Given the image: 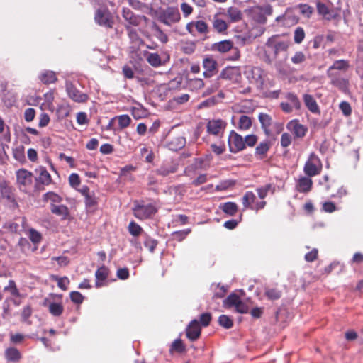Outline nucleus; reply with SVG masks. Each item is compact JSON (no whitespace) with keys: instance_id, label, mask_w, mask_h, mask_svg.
<instances>
[{"instance_id":"nucleus-1","label":"nucleus","mask_w":363,"mask_h":363,"mask_svg":"<svg viewBox=\"0 0 363 363\" xmlns=\"http://www.w3.org/2000/svg\"><path fill=\"white\" fill-rule=\"evenodd\" d=\"M289 45V40H284L280 35H275L267 40L265 44V52L268 53L269 57L274 60L280 52L287 51Z\"/></svg>"},{"instance_id":"nucleus-2","label":"nucleus","mask_w":363,"mask_h":363,"mask_svg":"<svg viewBox=\"0 0 363 363\" xmlns=\"http://www.w3.org/2000/svg\"><path fill=\"white\" fill-rule=\"evenodd\" d=\"M155 16L160 23L167 26H172L181 20V15L177 7L169 6L164 9H160L156 11Z\"/></svg>"},{"instance_id":"nucleus-3","label":"nucleus","mask_w":363,"mask_h":363,"mask_svg":"<svg viewBox=\"0 0 363 363\" xmlns=\"http://www.w3.org/2000/svg\"><path fill=\"white\" fill-rule=\"evenodd\" d=\"M234 43L230 40H224L220 42L215 43L211 45V50L220 53H225L231 51V54L228 57L229 60L236 61L240 58V50L234 47Z\"/></svg>"},{"instance_id":"nucleus-4","label":"nucleus","mask_w":363,"mask_h":363,"mask_svg":"<svg viewBox=\"0 0 363 363\" xmlns=\"http://www.w3.org/2000/svg\"><path fill=\"white\" fill-rule=\"evenodd\" d=\"M322 169L323 164L319 157L314 152L311 153L303 167L305 174L308 177H313L318 175Z\"/></svg>"},{"instance_id":"nucleus-5","label":"nucleus","mask_w":363,"mask_h":363,"mask_svg":"<svg viewBox=\"0 0 363 363\" xmlns=\"http://www.w3.org/2000/svg\"><path fill=\"white\" fill-rule=\"evenodd\" d=\"M256 196L252 191H246L242 198L244 209H250L256 212L263 209L267 202L265 201H256Z\"/></svg>"},{"instance_id":"nucleus-6","label":"nucleus","mask_w":363,"mask_h":363,"mask_svg":"<svg viewBox=\"0 0 363 363\" xmlns=\"http://www.w3.org/2000/svg\"><path fill=\"white\" fill-rule=\"evenodd\" d=\"M229 150L232 153L239 152L245 149L244 138L234 130H231L228 135Z\"/></svg>"},{"instance_id":"nucleus-7","label":"nucleus","mask_w":363,"mask_h":363,"mask_svg":"<svg viewBox=\"0 0 363 363\" xmlns=\"http://www.w3.org/2000/svg\"><path fill=\"white\" fill-rule=\"evenodd\" d=\"M202 66L204 69L203 76L206 78H211L218 72V62L211 56L206 55L202 61Z\"/></svg>"},{"instance_id":"nucleus-8","label":"nucleus","mask_w":363,"mask_h":363,"mask_svg":"<svg viewBox=\"0 0 363 363\" xmlns=\"http://www.w3.org/2000/svg\"><path fill=\"white\" fill-rule=\"evenodd\" d=\"M17 184L22 191H26L33 182V174L26 169H20L16 173Z\"/></svg>"},{"instance_id":"nucleus-9","label":"nucleus","mask_w":363,"mask_h":363,"mask_svg":"<svg viewBox=\"0 0 363 363\" xmlns=\"http://www.w3.org/2000/svg\"><path fill=\"white\" fill-rule=\"evenodd\" d=\"M65 86L69 97L75 102L83 103L87 101L88 96L79 91L71 82H66Z\"/></svg>"},{"instance_id":"nucleus-10","label":"nucleus","mask_w":363,"mask_h":363,"mask_svg":"<svg viewBox=\"0 0 363 363\" xmlns=\"http://www.w3.org/2000/svg\"><path fill=\"white\" fill-rule=\"evenodd\" d=\"M186 336L191 342L197 340L201 334V327L199 322L194 319L186 328Z\"/></svg>"},{"instance_id":"nucleus-11","label":"nucleus","mask_w":363,"mask_h":363,"mask_svg":"<svg viewBox=\"0 0 363 363\" xmlns=\"http://www.w3.org/2000/svg\"><path fill=\"white\" fill-rule=\"evenodd\" d=\"M226 125L227 123L222 119H213L207 123V132L213 135H219L224 132Z\"/></svg>"},{"instance_id":"nucleus-12","label":"nucleus","mask_w":363,"mask_h":363,"mask_svg":"<svg viewBox=\"0 0 363 363\" xmlns=\"http://www.w3.org/2000/svg\"><path fill=\"white\" fill-rule=\"evenodd\" d=\"M123 16L125 19V21L128 23V25L126 26L128 35L132 40L136 38V33L134 28H132V26H135L136 25V17L135 16L133 11L128 9L123 8Z\"/></svg>"},{"instance_id":"nucleus-13","label":"nucleus","mask_w":363,"mask_h":363,"mask_svg":"<svg viewBox=\"0 0 363 363\" xmlns=\"http://www.w3.org/2000/svg\"><path fill=\"white\" fill-rule=\"evenodd\" d=\"M286 128L291 132L294 138H303L308 131V128L305 125L299 123L298 120L289 121L286 125Z\"/></svg>"},{"instance_id":"nucleus-14","label":"nucleus","mask_w":363,"mask_h":363,"mask_svg":"<svg viewBox=\"0 0 363 363\" xmlns=\"http://www.w3.org/2000/svg\"><path fill=\"white\" fill-rule=\"evenodd\" d=\"M157 209L152 203L139 204L138 203V218L147 219L154 216Z\"/></svg>"},{"instance_id":"nucleus-15","label":"nucleus","mask_w":363,"mask_h":363,"mask_svg":"<svg viewBox=\"0 0 363 363\" xmlns=\"http://www.w3.org/2000/svg\"><path fill=\"white\" fill-rule=\"evenodd\" d=\"M43 305L48 308L49 312L54 316H60L64 311L62 302L52 301L45 298Z\"/></svg>"},{"instance_id":"nucleus-16","label":"nucleus","mask_w":363,"mask_h":363,"mask_svg":"<svg viewBox=\"0 0 363 363\" xmlns=\"http://www.w3.org/2000/svg\"><path fill=\"white\" fill-rule=\"evenodd\" d=\"M95 21L100 26L111 27V16L106 10H98L95 14Z\"/></svg>"},{"instance_id":"nucleus-17","label":"nucleus","mask_w":363,"mask_h":363,"mask_svg":"<svg viewBox=\"0 0 363 363\" xmlns=\"http://www.w3.org/2000/svg\"><path fill=\"white\" fill-rule=\"evenodd\" d=\"M258 119L264 133L266 135L269 136L272 134L270 127L273 124L272 118L267 113H260L258 116Z\"/></svg>"},{"instance_id":"nucleus-18","label":"nucleus","mask_w":363,"mask_h":363,"mask_svg":"<svg viewBox=\"0 0 363 363\" xmlns=\"http://www.w3.org/2000/svg\"><path fill=\"white\" fill-rule=\"evenodd\" d=\"M193 28H195L196 30L200 34H206L208 32L207 23L201 20L192 21L186 25V30L190 33H193Z\"/></svg>"},{"instance_id":"nucleus-19","label":"nucleus","mask_w":363,"mask_h":363,"mask_svg":"<svg viewBox=\"0 0 363 363\" xmlns=\"http://www.w3.org/2000/svg\"><path fill=\"white\" fill-rule=\"evenodd\" d=\"M313 181L311 177H301L298 179L296 184V189L301 193H308L311 191Z\"/></svg>"},{"instance_id":"nucleus-20","label":"nucleus","mask_w":363,"mask_h":363,"mask_svg":"<svg viewBox=\"0 0 363 363\" xmlns=\"http://www.w3.org/2000/svg\"><path fill=\"white\" fill-rule=\"evenodd\" d=\"M318 13L323 16L325 19L330 21L336 18V14L325 4L318 1L316 3Z\"/></svg>"},{"instance_id":"nucleus-21","label":"nucleus","mask_w":363,"mask_h":363,"mask_svg":"<svg viewBox=\"0 0 363 363\" xmlns=\"http://www.w3.org/2000/svg\"><path fill=\"white\" fill-rule=\"evenodd\" d=\"M350 67L349 61L346 60H337L328 69L327 76L332 77V74H336L333 70L337 69L341 71H347Z\"/></svg>"},{"instance_id":"nucleus-22","label":"nucleus","mask_w":363,"mask_h":363,"mask_svg":"<svg viewBox=\"0 0 363 363\" xmlns=\"http://www.w3.org/2000/svg\"><path fill=\"white\" fill-rule=\"evenodd\" d=\"M328 77L330 79V84L342 91H345L348 89V79L340 77L337 74H332V77Z\"/></svg>"},{"instance_id":"nucleus-23","label":"nucleus","mask_w":363,"mask_h":363,"mask_svg":"<svg viewBox=\"0 0 363 363\" xmlns=\"http://www.w3.org/2000/svg\"><path fill=\"white\" fill-rule=\"evenodd\" d=\"M271 147V143L268 140L260 143L255 148V156L259 160L264 159Z\"/></svg>"},{"instance_id":"nucleus-24","label":"nucleus","mask_w":363,"mask_h":363,"mask_svg":"<svg viewBox=\"0 0 363 363\" xmlns=\"http://www.w3.org/2000/svg\"><path fill=\"white\" fill-rule=\"evenodd\" d=\"M303 99L306 106L311 113H317L320 112L319 106L312 95L305 94L303 96Z\"/></svg>"},{"instance_id":"nucleus-25","label":"nucleus","mask_w":363,"mask_h":363,"mask_svg":"<svg viewBox=\"0 0 363 363\" xmlns=\"http://www.w3.org/2000/svg\"><path fill=\"white\" fill-rule=\"evenodd\" d=\"M143 56L147 62L154 67H158L162 65V60L157 53H151L147 51L144 52Z\"/></svg>"},{"instance_id":"nucleus-26","label":"nucleus","mask_w":363,"mask_h":363,"mask_svg":"<svg viewBox=\"0 0 363 363\" xmlns=\"http://www.w3.org/2000/svg\"><path fill=\"white\" fill-rule=\"evenodd\" d=\"M251 18L257 23H264L266 21V17L262 13V9L259 6L254 7L250 10Z\"/></svg>"},{"instance_id":"nucleus-27","label":"nucleus","mask_w":363,"mask_h":363,"mask_svg":"<svg viewBox=\"0 0 363 363\" xmlns=\"http://www.w3.org/2000/svg\"><path fill=\"white\" fill-rule=\"evenodd\" d=\"M169 353L173 354L174 352L179 354L186 351V346L180 338L176 339L170 345Z\"/></svg>"},{"instance_id":"nucleus-28","label":"nucleus","mask_w":363,"mask_h":363,"mask_svg":"<svg viewBox=\"0 0 363 363\" xmlns=\"http://www.w3.org/2000/svg\"><path fill=\"white\" fill-rule=\"evenodd\" d=\"M258 196L262 201H264L268 193L274 194L275 192V186L272 184H267L263 186L259 187L256 189Z\"/></svg>"},{"instance_id":"nucleus-29","label":"nucleus","mask_w":363,"mask_h":363,"mask_svg":"<svg viewBox=\"0 0 363 363\" xmlns=\"http://www.w3.org/2000/svg\"><path fill=\"white\" fill-rule=\"evenodd\" d=\"M213 28L219 33H225L228 26L225 21L220 19L216 16L213 21Z\"/></svg>"},{"instance_id":"nucleus-30","label":"nucleus","mask_w":363,"mask_h":363,"mask_svg":"<svg viewBox=\"0 0 363 363\" xmlns=\"http://www.w3.org/2000/svg\"><path fill=\"white\" fill-rule=\"evenodd\" d=\"M187 86L191 91H198L205 86L204 81L201 78L189 79L187 81Z\"/></svg>"},{"instance_id":"nucleus-31","label":"nucleus","mask_w":363,"mask_h":363,"mask_svg":"<svg viewBox=\"0 0 363 363\" xmlns=\"http://www.w3.org/2000/svg\"><path fill=\"white\" fill-rule=\"evenodd\" d=\"M227 16L231 22H238L242 19V13L239 9L232 6L228 9Z\"/></svg>"},{"instance_id":"nucleus-32","label":"nucleus","mask_w":363,"mask_h":363,"mask_svg":"<svg viewBox=\"0 0 363 363\" xmlns=\"http://www.w3.org/2000/svg\"><path fill=\"white\" fill-rule=\"evenodd\" d=\"M39 177L38 181L39 183L43 185H48L51 183L52 179L50 173L46 170L45 167H40L38 169Z\"/></svg>"},{"instance_id":"nucleus-33","label":"nucleus","mask_w":363,"mask_h":363,"mask_svg":"<svg viewBox=\"0 0 363 363\" xmlns=\"http://www.w3.org/2000/svg\"><path fill=\"white\" fill-rule=\"evenodd\" d=\"M50 211L52 213L62 216L64 219L69 215L68 208L64 205L52 204Z\"/></svg>"},{"instance_id":"nucleus-34","label":"nucleus","mask_w":363,"mask_h":363,"mask_svg":"<svg viewBox=\"0 0 363 363\" xmlns=\"http://www.w3.org/2000/svg\"><path fill=\"white\" fill-rule=\"evenodd\" d=\"M252 123V122L250 117L245 115H242L239 118L238 128L240 130H247L251 128Z\"/></svg>"},{"instance_id":"nucleus-35","label":"nucleus","mask_w":363,"mask_h":363,"mask_svg":"<svg viewBox=\"0 0 363 363\" xmlns=\"http://www.w3.org/2000/svg\"><path fill=\"white\" fill-rule=\"evenodd\" d=\"M265 296L271 301H276L281 297V291L275 288H266L264 291Z\"/></svg>"},{"instance_id":"nucleus-36","label":"nucleus","mask_w":363,"mask_h":363,"mask_svg":"<svg viewBox=\"0 0 363 363\" xmlns=\"http://www.w3.org/2000/svg\"><path fill=\"white\" fill-rule=\"evenodd\" d=\"M4 291L9 293L13 298H18L21 296L13 280L9 281L8 285L4 287Z\"/></svg>"},{"instance_id":"nucleus-37","label":"nucleus","mask_w":363,"mask_h":363,"mask_svg":"<svg viewBox=\"0 0 363 363\" xmlns=\"http://www.w3.org/2000/svg\"><path fill=\"white\" fill-rule=\"evenodd\" d=\"M222 211L229 216H235L238 212V205L234 202H226L220 207Z\"/></svg>"},{"instance_id":"nucleus-38","label":"nucleus","mask_w":363,"mask_h":363,"mask_svg":"<svg viewBox=\"0 0 363 363\" xmlns=\"http://www.w3.org/2000/svg\"><path fill=\"white\" fill-rule=\"evenodd\" d=\"M6 358L11 362H17L21 358L18 350L14 347L8 348L5 352Z\"/></svg>"},{"instance_id":"nucleus-39","label":"nucleus","mask_w":363,"mask_h":363,"mask_svg":"<svg viewBox=\"0 0 363 363\" xmlns=\"http://www.w3.org/2000/svg\"><path fill=\"white\" fill-rule=\"evenodd\" d=\"M285 98L290 102V104L296 110H300L301 103L296 94L292 92H288L285 95Z\"/></svg>"},{"instance_id":"nucleus-40","label":"nucleus","mask_w":363,"mask_h":363,"mask_svg":"<svg viewBox=\"0 0 363 363\" xmlns=\"http://www.w3.org/2000/svg\"><path fill=\"white\" fill-rule=\"evenodd\" d=\"M155 155L151 149L143 147L140 150V159L145 162L152 163L154 160Z\"/></svg>"},{"instance_id":"nucleus-41","label":"nucleus","mask_w":363,"mask_h":363,"mask_svg":"<svg viewBox=\"0 0 363 363\" xmlns=\"http://www.w3.org/2000/svg\"><path fill=\"white\" fill-rule=\"evenodd\" d=\"M40 79L45 84L53 83L57 80L55 73L52 71H45L40 74Z\"/></svg>"},{"instance_id":"nucleus-42","label":"nucleus","mask_w":363,"mask_h":363,"mask_svg":"<svg viewBox=\"0 0 363 363\" xmlns=\"http://www.w3.org/2000/svg\"><path fill=\"white\" fill-rule=\"evenodd\" d=\"M27 235L30 240V241L35 244L38 245L41 242L42 235L41 233L33 228H30L27 231Z\"/></svg>"},{"instance_id":"nucleus-43","label":"nucleus","mask_w":363,"mask_h":363,"mask_svg":"<svg viewBox=\"0 0 363 363\" xmlns=\"http://www.w3.org/2000/svg\"><path fill=\"white\" fill-rule=\"evenodd\" d=\"M191 232V230L190 228H187L182 230L179 231H174L172 233V239L178 241L182 242L183 241L186 236Z\"/></svg>"},{"instance_id":"nucleus-44","label":"nucleus","mask_w":363,"mask_h":363,"mask_svg":"<svg viewBox=\"0 0 363 363\" xmlns=\"http://www.w3.org/2000/svg\"><path fill=\"white\" fill-rule=\"evenodd\" d=\"M240 298L238 294L232 293L223 301V306L226 308H233V306L235 305Z\"/></svg>"},{"instance_id":"nucleus-45","label":"nucleus","mask_w":363,"mask_h":363,"mask_svg":"<svg viewBox=\"0 0 363 363\" xmlns=\"http://www.w3.org/2000/svg\"><path fill=\"white\" fill-rule=\"evenodd\" d=\"M52 280L57 282V286L63 291L67 290V286L69 284V279L67 277H59L57 276H53Z\"/></svg>"},{"instance_id":"nucleus-46","label":"nucleus","mask_w":363,"mask_h":363,"mask_svg":"<svg viewBox=\"0 0 363 363\" xmlns=\"http://www.w3.org/2000/svg\"><path fill=\"white\" fill-rule=\"evenodd\" d=\"M177 170V167L176 165H172L170 167H167L165 165L162 166L160 168L157 169L156 172L157 174L162 175L163 177H166L169 174L175 173Z\"/></svg>"},{"instance_id":"nucleus-47","label":"nucleus","mask_w":363,"mask_h":363,"mask_svg":"<svg viewBox=\"0 0 363 363\" xmlns=\"http://www.w3.org/2000/svg\"><path fill=\"white\" fill-rule=\"evenodd\" d=\"M218 323L226 329H230L233 326V320L226 315H221L218 317Z\"/></svg>"},{"instance_id":"nucleus-48","label":"nucleus","mask_w":363,"mask_h":363,"mask_svg":"<svg viewBox=\"0 0 363 363\" xmlns=\"http://www.w3.org/2000/svg\"><path fill=\"white\" fill-rule=\"evenodd\" d=\"M152 29L155 32V36L162 43H166L168 41L167 35L162 30L158 25L154 23L152 26Z\"/></svg>"},{"instance_id":"nucleus-49","label":"nucleus","mask_w":363,"mask_h":363,"mask_svg":"<svg viewBox=\"0 0 363 363\" xmlns=\"http://www.w3.org/2000/svg\"><path fill=\"white\" fill-rule=\"evenodd\" d=\"M305 31L302 27H297L294 30V40L295 43L300 44L305 38Z\"/></svg>"},{"instance_id":"nucleus-50","label":"nucleus","mask_w":363,"mask_h":363,"mask_svg":"<svg viewBox=\"0 0 363 363\" xmlns=\"http://www.w3.org/2000/svg\"><path fill=\"white\" fill-rule=\"evenodd\" d=\"M44 200L48 201H50L52 204H54L55 203H58L62 201V198L57 194L54 192H48L44 194L43 196Z\"/></svg>"},{"instance_id":"nucleus-51","label":"nucleus","mask_w":363,"mask_h":363,"mask_svg":"<svg viewBox=\"0 0 363 363\" xmlns=\"http://www.w3.org/2000/svg\"><path fill=\"white\" fill-rule=\"evenodd\" d=\"M235 184V182L233 180L222 181L216 186V190L218 191H225L229 188L233 187Z\"/></svg>"},{"instance_id":"nucleus-52","label":"nucleus","mask_w":363,"mask_h":363,"mask_svg":"<svg viewBox=\"0 0 363 363\" xmlns=\"http://www.w3.org/2000/svg\"><path fill=\"white\" fill-rule=\"evenodd\" d=\"M337 191L336 193H330L331 198H337L341 199L347 195V190L343 186H336Z\"/></svg>"},{"instance_id":"nucleus-53","label":"nucleus","mask_w":363,"mask_h":363,"mask_svg":"<svg viewBox=\"0 0 363 363\" xmlns=\"http://www.w3.org/2000/svg\"><path fill=\"white\" fill-rule=\"evenodd\" d=\"M235 311L240 313H247L249 308L247 305L244 303L240 298L233 306Z\"/></svg>"},{"instance_id":"nucleus-54","label":"nucleus","mask_w":363,"mask_h":363,"mask_svg":"<svg viewBox=\"0 0 363 363\" xmlns=\"http://www.w3.org/2000/svg\"><path fill=\"white\" fill-rule=\"evenodd\" d=\"M108 274V269L107 267L104 266H102L100 268H99L95 273L96 279L101 281L105 280L107 278Z\"/></svg>"},{"instance_id":"nucleus-55","label":"nucleus","mask_w":363,"mask_h":363,"mask_svg":"<svg viewBox=\"0 0 363 363\" xmlns=\"http://www.w3.org/2000/svg\"><path fill=\"white\" fill-rule=\"evenodd\" d=\"M211 319H212V316L210 313H202L199 318V322H200L199 324H200L201 327V326H203V327L208 326L211 321Z\"/></svg>"},{"instance_id":"nucleus-56","label":"nucleus","mask_w":363,"mask_h":363,"mask_svg":"<svg viewBox=\"0 0 363 363\" xmlns=\"http://www.w3.org/2000/svg\"><path fill=\"white\" fill-rule=\"evenodd\" d=\"M220 86V82L218 81V79H216V80L214 82H213L212 84L209 87L206 88V89L205 90V91L203 94V96H208V95L216 92L217 90H218Z\"/></svg>"},{"instance_id":"nucleus-57","label":"nucleus","mask_w":363,"mask_h":363,"mask_svg":"<svg viewBox=\"0 0 363 363\" xmlns=\"http://www.w3.org/2000/svg\"><path fill=\"white\" fill-rule=\"evenodd\" d=\"M257 140H258V138L256 135L251 134V135H246L244 138V142L245 143V147L246 146H248L250 147H254L255 145V144L257 143Z\"/></svg>"},{"instance_id":"nucleus-58","label":"nucleus","mask_w":363,"mask_h":363,"mask_svg":"<svg viewBox=\"0 0 363 363\" xmlns=\"http://www.w3.org/2000/svg\"><path fill=\"white\" fill-rule=\"evenodd\" d=\"M306 57L305 54L301 51L295 52L294 55L291 57V62L294 64H301L306 60Z\"/></svg>"},{"instance_id":"nucleus-59","label":"nucleus","mask_w":363,"mask_h":363,"mask_svg":"<svg viewBox=\"0 0 363 363\" xmlns=\"http://www.w3.org/2000/svg\"><path fill=\"white\" fill-rule=\"evenodd\" d=\"M143 244L144 246L147 248L150 252H152L157 244V242L152 238H145Z\"/></svg>"},{"instance_id":"nucleus-60","label":"nucleus","mask_w":363,"mask_h":363,"mask_svg":"<svg viewBox=\"0 0 363 363\" xmlns=\"http://www.w3.org/2000/svg\"><path fill=\"white\" fill-rule=\"evenodd\" d=\"M71 301L77 304H81L84 301V296L79 291H72L69 294Z\"/></svg>"},{"instance_id":"nucleus-61","label":"nucleus","mask_w":363,"mask_h":363,"mask_svg":"<svg viewBox=\"0 0 363 363\" xmlns=\"http://www.w3.org/2000/svg\"><path fill=\"white\" fill-rule=\"evenodd\" d=\"M13 157L14 158L22 162L25 160V155H24V149L23 147H17L13 150Z\"/></svg>"},{"instance_id":"nucleus-62","label":"nucleus","mask_w":363,"mask_h":363,"mask_svg":"<svg viewBox=\"0 0 363 363\" xmlns=\"http://www.w3.org/2000/svg\"><path fill=\"white\" fill-rule=\"evenodd\" d=\"M339 108L345 116H349L352 113V108L350 106V104L347 101H342L340 105Z\"/></svg>"},{"instance_id":"nucleus-63","label":"nucleus","mask_w":363,"mask_h":363,"mask_svg":"<svg viewBox=\"0 0 363 363\" xmlns=\"http://www.w3.org/2000/svg\"><path fill=\"white\" fill-rule=\"evenodd\" d=\"M322 210L325 213H331L337 210V207L333 202L325 201L323 203Z\"/></svg>"},{"instance_id":"nucleus-64","label":"nucleus","mask_w":363,"mask_h":363,"mask_svg":"<svg viewBox=\"0 0 363 363\" xmlns=\"http://www.w3.org/2000/svg\"><path fill=\"white\" fill-rule=\"evenodd\" d=\"M280 143L282 147H288L291 143V136L288 133H284L281 136Z\"/></svg>"}]
</instances>
